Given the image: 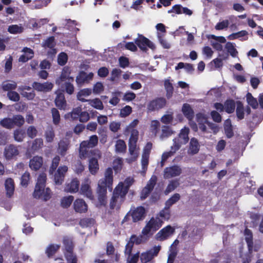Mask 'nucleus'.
Segmentation results:
<instances>
[{
	"mask_svg": "<svg viewBox=\"0 0 263 263\" xmlns=\"http://www.w3.org/2000/svg\"><path fill=\"white\" fill-rule=\"evenodd\" d=\"M112 169L111 167H108L105 172L104 177L99 181L97 189L98 200L101 206L106 205L107 189L112 190Z\"/></svg>",
	"mask_w": 263,
	"mask_h": 263,
	"instance_id": "obj_1",
	"label": "nucleus"
},
{
	"mask_svg": "<svg viewBox=\"0 0 263 263\" xmlns=\"http://www.w3.org/2000/svg\"><path fill=\"white\" fill-rule=\"evenodd\" d=\"M46 179L47 177L45 173H43L40 174L33 193L34 198L36 199L42 198L45 201L49 200L51 197L50 189L49 187L45 189Z\"/></svg>",
	"mask_w": 263,
	"mask_h": 263,
	"instance_id": "obj_2",
	"label": "nucleus"
},
{
	"mask_svg": "<svg viewBox=\"0 0 263 263\" xmlns=\"http://www.w3.org/2000/svg\"><path fill=\"white\" fill-rule=\"evenodd\" d=\"M98 144V137L94 135L89 137L88 140L81 142L79 148V156L81 159H85L89 155L88 149L92 148Z\"/></svg>",
	"mask_w": 263,
	"mask_h": 263,
	"instance_id": "obj_3",
	"label": "nucleus"
},
{
	"mask_svg": "<svg viewBox=\"0 0 263 263\" xmlns=\"http://www.w3.org/2000/svg\"><path fill=\"white\" fill-rule=\"evenodd\" d=\"M127 193V188H124L122 186H117L114 191L112 196L110 199V208L112 210L114 209L118 202L121 204L124 201Z\"/></svg>",
	"mask_w": 263,
	"mask_h": 263,
	"instance_id": "obj_4",
	"label": "nucleus"
},
{
	"mask_svg": "<svg viewBox=\"0 0 263 263\" xmlns=\"http://www.w3.org/2000/svg\"><path fill=\"white\" fill-rule=\"evenodd\" d=\"M190 129L184 127L181 130L178 136L173 139V145L172 146L177 151H178L182 145L186 144L189 140V134Z\"/></svg>",
	"mask_w": 263,
	"mask_h": 263,
	"instance_id": "obj_5",
	"label": "nucleus"
},
{
	"mask_svg": "<svg viewBox=\"0 0 263 263\" xmlns=\"http://www.w3.org/2000/svg\"><path fill=\"white\" fill-rule=\"evenodd\" d=\"M167 104L166 100L164 97H157L151 100L147 104L148 112L158 111L163 108Z\"/></svg>",
	"mask_w": 263,
	"mask_h": 263,
	"instance_id": "obj_6",
	"label": "nucleus"
},
{
	"mask_svg": "<svg viewBox=\"0 0 263 263\" xmlns=\"http://www.w3.org/2000/svg\"><path fill=\"white\" fill-rule=\"evenodd\" d=\"M137 46L143 52H146L148 50L147 47L152 50L156 48L155 45L148 39L143 35H139L138 37L135 41Z\"/></svg>",
	"mask_w": 263,
	"mask_h": 263,
	"instance_id": "obj_7",
	"label": "nucleus"
},
{
	"mask_svg": "<svg viewBox=\"0 0 263 263\" xmlns=\"http://www.w3.org/2000/svg\"><path fill=\"white\" fill-rule=\"evenodd\" d=\"M129 211L134 222L142 221L146 216L145 209L142 206H139L136 208L135 207L132 208Z\"/></svg>",
	"mask_w": 263,
	"mask_h": 263,
	"instance_id": "obj_8",
	"label": "nucleus"
},
{
	"mask_svg": "<svg viewBox=\"0 0 263 263\" xmlns=\"http://www.w3.org/2000/svg\"><path fill=\"white\" fill-rule=\"evenodd\" d=\"M160 250V246H155L145 252H143L140 255L141 263H147L151 261L155 256H157Z\"/></svg>",
	"mask_w": 263,
	"mask_h": 263,
	"instance_id": "obj_9",
	"label": "nucleus"
},
{
	"mask_svg": "<svg viewBox=\"0 0 263 263\" xmlns=\"http://www.w3.org/2000/svg\"><path fill=\"white\" fill-rule=\"evenodd\" d=\"M157 177L153 176L147 182L146 186L142 189L140 193V198L142 200L145 199L153 190L156 182Z\"/></svg>",
	"mask_w": 263,
	"mask_h": 263,
	"instance_id": "obj_10",
	"label": "nucleus"
},
{
	"mask_svg": "<svg viewBox=\"0 0 263 263\" xmlns=\"http://www.w3.org/2000/svg\"><path fill=\"white\" fill-rule=\"evenodd\" d=\"M182 173L181 167L177 165L166 167L164 170L163 176L165 179H169L179 176Z\"/></svg>",
	"mask_w": 263,
	"mask_h": 263,
	"instance_id": "obj_11",
	"label": "nucleus"
},
{
	"mask_svg": "<svg viewBox=\"0 0 263 263\" xmlns=\"http://www.w3.org/2000/svg\"><path fill=\"white\" fill-rule=\"evenodd\" d=\"M68 167L66 165L60 166L54 175V182L57 185H61L64 182Z\"/></svg>",
	"mask_w": 263,
	"mask_h": 263,
	"instance_id": "obj_12",
	"label": "nucleus"
},
{
	"mask_svg": "<svg viewBox=\"0 0 263 263\" xmlns=\"http://www.w3.org/2000/svg\"><path fill=\"white\" fill-rule=\"evenodd\" d=\"M175 229L170 225L162 229L157 234V238L161 241L167 239L175 233Z\"/></svg>",
	"mask_w": 263,
	"mask_h": 263,
	"instance_id": "obj_13",
	"label": "nucleus"
},
{
	"mask_svg": "<svg viewBox=\"0 0 263 263\" xmlns=\"http://www.w3.org/2000/svg\"><path fill=\"white\" fill-rule=\"evenodd\" d=\"M42 46L44 48H49L50 49V51L47 52L48 55H55L56 54L57 50L55 48L56 42L54 36H51L47 37L42 42Z\"/></svg>",
	"mask_w": 263,
	"mask_h": 263,
	"instance_id": "obj_14",
	"label": "nucleus"
},
{
	"mask_svg": "<svg viewBox=\"0 0 263 263\" xmlns=\"http://www.w3.org/2000/svg\"><path fill=\"white\" fill-rule=\"evenodd\" d=\"M70 71L68 67H64L63 69L62 73L59 78L56 81L55 83L58 85L63 87V82L67 81H74V78L70 76Z\"/></svg>",
	"mask_w": 263,
	"mask_h": 263,
	"instance_id": "obj_15",
	"label": "nucleus"
},
{
	"mask_svg": "<svg viewBox=\"0 0 263 263\" xmlns=\"http://www.w3.org/2000/svg\"><path fill=\"white\" fill-rule=\"evenodd\" d=\"M63 243L64 248L63 252L65 256L74 254L73 253L74 244L70 238L64 236L63 239Z\"/></svg>",
	"mask_w": 263,
	"mask_h": 263,
	"instance_id": "obj_16",
	"label": "nucleus"
},
{
	"mask_svg": "<svg viewBox=\"0 0 263 263\" xmlns=\"http://www.w3.org/2000/svg\"><path fill=\"white\" fill-rule=\"evenodd\" d=\"M32 86L35 90L43 92L50 91L53 87V84L49 82H46L43 83L34 82Z\"/></svg>",
	"mask_w": 263,
	"mask_h": 263,
	"instance_id": "obj_17",
	"label": "nucleus"
},
{
	"mask_svg": "<svg viewBox=\"0 0 263 263\" xmlns=\"http://www.w3.org/2000/svg\"><path fill=\"white\" fill-rule=\"evenodd\" d=\"M73 206L77 213H85L88 210V205L82 199H77L74 201Z\"/></svg>",
	"mask_w": 263,
	"mask_h": 263,
	"instance_id": "obj_18",
	"label": "nucleus"
},
{
	"mask_svg": "<svg viewBox=\"0 0 263 263\" xmlns=\"http://www.w3.org/2000/svg\"><path fill=\"white\" fill-rule=\"evenodd\" d=\"M18 154L19 151L17 147L13 144H9L5 148L4 156L6 159H11L18 155Z\"/></svg>",
	"mask_w": 263,
	"mask_h": 263,
	"instance_id": "obj_19",
	"label": "nucleus"
},
{
	"mask_svg": "<svg viewBox=\"0 0 263 263\" xmlns=\"http://www.w3.org/2000/svg\"><path fill=\"white\" fill-rule=\"evenodd\" d=\"M93 74L90 72L87 74L84 71H81L76 77V82L78 85H81L85 83H88L90 80H92Z\"/></svg>",
	"mask_w": 263,
	"mask_h": 263,
	"instance_id": "obj_20",
	"label": "nucleus"
},
{
	"mask_svg": "<svg viewBox=\"0 0 263 263\" xmlns=\"http://www.w3.org/2000/svg\"><path fill=\"white\" fill-rule=\"evenodd\" d=\"M54 102L56 106L60 110H65L67 106V102L64 94L62 92H56Z\"/></svg>",
	"mask_w": 263,
	"mask_h": 263,
	"instance_id": "obj_21",
	"label": "nucleus"
},
{
	"mask_svg": "<svg viewBox=\"0 0 263 263\" xmlns=\"http://www.w3.org/2000/svg\"><path fill=\"white\" fill-rule=\"evenodd\" d=\"M196 120L198 124L199 128L203 133L206 132V127L205 124L208 122L206 116L202 113H198L196 114Z\"/></svg>",
	"mask_w": 263,
	"mask_h": 263,
	"instance_id": "obj_22",
	"label": "nucleus"
},
{
	"mask_svg": "<svg viewBox=\"0 0 263 263\" xmlns=\"http://www.w3.org/2000/svg\"><path fill=\"white\" fill-rule=\"evenodd\" d=\"M43 163V158L40 156H34L30 159L29 166L31 170H39L42 166Z\"/></svg>",
	"mask_w": 263,
	"mask_h": 263,
	"instance_id": "obj_23",
	"label": "nucleus"
},
{
	"mask_svg": "<svg viewBox=\"0 0 263 263\" xmlns=\"http://www.w3.org/2000/svg\"><path fill=\"white\" fill-rule=\"evenodd\" d=\"M200 148V145L198 140L195 138L191 139L188 149V153L191 155H195L198 153Z\"/></svg>",
	"mask_w": 263,
	"mask_h": 263,
	"instance_id": "obj_24",
	"label": "nucleus"
},
{
	"mask_svg": "<svg viewBox=\"0 0 263 263\" xmlns=\"http://www.w3.org/2000/svg\"><path fill=\"white\" fill-rule=\"evenodd\" d=\"M79 181L77 178H74L70 183L66 184L65 190L67 192L76 193L79 191Z\"/></svg>",
	"mask_w": 263,
	"mask_h": 263,
	"instance_id": "obj_25",
	"label": "nucleus"
},
{
	"mask_svg": "<svg viewBox=\"0 0 263 263\" xmlns=\"http://www.w3.org/2000/svg\"><path fill=\"white\" fill-rule=\"evenodd\" d=\"M182 112L185 117L189 121H191L193 119L194 111L190 104L187 103L184 104L182 107Z\"/></svg>",
	"mask_w": 263,
	"mask_h": 263,
	"instance_id": "obj_26",
	"label": "nucleus"
},
{
	"mask_svg": "<svg viewBox=\"0 0 263 263\" xmlns=\"http://www.w3.org/2000/svg\"><path fill=\"white\" fill-rule=\"evenodd\" d=\"M5 189L6 191V196L10 198L12 196L14 191V183L12 178H8L6 180L5 183Z\"/></svg>",
	"mask_w": 263,
	"mask_h": 263,
	"instance_id": "obj_27",
	"label": "nucleus"
},
{
	"mask_svg": "<svg viewBox=\"0 0 263 263\" xmlns=\"http://www.w3.org/2000/svg\"><path fill=\"white\" fill-rule=\"evenodd\" d=\"M88 168L92 175H96L98 173L99 170V165L97 158L92 157L89 160Z\"/></svg>",
	"mask_w": 263,
	"mask_h": 263,
	"instance_id": "obj_28",
	"label": "nucleus"
},
{
	"mask_svg": "<svg viewBox=\"0 0 263 263\" xmlns=\"http://www.w3.org/2000/svg\"><path fill=\"white\" fill-rule=\"evenodd\" d=\"M80 193L90 200L94 199V196L90 186L88 184H82L80 188Z\"/></svg>",
	"mask_w": 263,
	"mask_h": 263,
	"instance_id": "obj_29",
	"label": "nucleus"
},
{
	"mask_svg": "<svg viewBox=\"0 0 263 263\" xmlns=\"http://www.w3.org/2000/svg\"><path fill=\"white\" fill-rule=\"evenodd\" d=\"M224 134L228 138H231L234 136V132L233 129L231 121L230 119H227L224 123Z\"/></svg>",
	"mask_w": 263,
	"mask_h": 263,
	"instance_id": "obj_30",
	"label": "nucleus"
},
{
	"mask_svg": "<svg viewBox=\"0 0 263 263\" xmlns=\"http://www.w3.org/2000/svg\"><path fill=\"white\" fill-rule=\"evenodd\" d=\"M69 141L67 140H61L58 143V151L62 156L66 155L69 148Z\"/></svg>",
	"mask_w": 263,
	"mask_h": 263,
	"instance_id": "obj_31",
	"label": "nucleus"
},
{
	"mask_svg": "<svg viewBox=\"0 0 263 263\" xmlns=\"http://www.w3.org/2000/svg\"><path fill=\"white\" fill-rule=\"evenodd\" d=\"M236 104L233 99H227L224 103V110L228 114H232L235 111Z\"/></svg>",
	"mask_w": 263,
	"mask_h": 263,
	"instance_id": "obj_32",
	"label": "nucleus"
},
{
	"mask_svg": "<svg viewBox=\"0 0 263 263\" xmlns=\"http://www.w3.org/2000/svg\"><path fill=\"white\" fill-rule=\"evenodd\" d=\"M61 247L60 245L50 244L46 248L45 253L49 258L52 257Z\"/></svg>",
	"mask_w": 263,
	"mask_h": 263,
	"instance_id": "obj_33",
	"label": "nucleus"
},
{
	"mask_svg": "<svg viewBox=\"0 0 263 263\" xmlns=\"http://www.w3.org/2000/svg\"><path fill=\"white\" fill-rule=\"evenodd\" d=\"M236 114L239 120L245 118V108L242 103L240 101H236Z\"/></svg>",
	"mask_w": 263,
	"mask_h": 263,
	"instance_id": "obj_34",
	"label": "nucleus"
},
{
	"mask_svg": "<svg viewBox=\"0 0 263 263\" xmlns=\"http://www.w3.org/2000/svg\"><path fill=\"white\" fill-rule=\"evenodd\" d=\"M137 144H129L128 150L130 155L132 156V158L127 159L128 163H130L133 161H135L138 157V153L136 152Z\"/></svg>",
	"mask_w": 263,
	"mask_h": 263,
	"instance_id": "obj_35",
	"label": "nucleus"
},
{
	"mask_svg": "<svg viewBox=\"0 0 263 263\" xmlns=\"http://www.w3.org/2000/svg\"><path fill=\"white\" fill-rule=\"evenodd\" d=\"M12 122L13 127L17 126L21 127L25 123V119L22 115H15L13 116L11 118Z\"/></svg>",
	"mask_w": 263,
	"mask_h": 263,
	"instance_id": "obj_36",
	"label": "nucleus"
},
{
	"mask_svg": "<svg viewBox=\"0 0 263 263\" xmlns=\"http://www.w3.org/2000/svg\"><path fill=\"white\" fill-rule=\"evenodd\" d=\"M164 86L166 90V97L167 99L171 98L173 96L174 91L172 83L169 80H165L164 82Z\"/></svg>",
	"mask_w": 263,
	"mask_h": 263,
	"instance_id": "obj_37",
	"label": "nucleus"
},
{
	"mask_svg": "<svg viewBox=\"0 0 263 263\" xmlns=\"http://www.w3.org/2000/svg\"><path fill=\"white\" fill-rule=\"evenodd\" d=\"M180 199V195L178 193L174 194L171 197L167 200L165 203L166 209H170L171 206L176 203Z\"/></svg>",
	"mask_w": 263,
	"mask_h": 263,
	"instance_id": "obj_38",
	"label": "nucleus"
},
{
	"mask_svg": "<svg viewBox=\"0 0 263 263\" xmlns=\"http://www.w3.org/2000/svg\"><path fill=\"white\" fill-rule=\"evenodd\" d=\"M247 102L253 109H256L258 106V102L257 99L254 98L250 92H248L246 95Z\"/></svg>",
	"mask_w": 263,
	"mask_h": 263,
	"instance_id": "obj_39",
	"label": "nucleus"
},
{
	"mask_svg": "<svg viewBox=\"0 0 263 263\" xmlns=\"http://www.w3.org/2000/svg\"><path fill=\"white\" fill-rule=\"evenodd\" d=\"M91 93V89L89 88H85L81 90L77 95L78 99L82 102L88 101L86 99L82 97L89 96Z\"/></svg>",
	"mask_w": 263,
	"mask_h": 263,
	"instance_id": "obj_40",
	"label": "nucleus"
},
{
	"mask_svg": "<svg viewBox=\"0 0 263 263\" xmlns=\"http://www.w3.org/2000/svg\"><path fill=\"white\" fill-rule=\"evenodd\" d=\"M162 223V221L160 219H154L152 218L150 219L147 224L148 226V227L152 229L157 230L161 227Z\"/></svg>",
	"mask_w": 263,
	"mask_h": 263,
	"instance_id": "obj_41",
	"label": "nucleus"
},
{
	"mask_svg": "<svg viewBox=\"0 0 263 263\" xmlns=\"http://www.w3.org/2000/svg\"><path fill=\"white\" fill-rule=\"evenodd\" d=\"M116 151L117 153H125L126 150V145L123 140H118L115 145Z\"/></svg>",
	"mask_w": 263,
	"mask_h": 263,
	"instance_id": "obj_42",
	"label": "nucleus"
},
{
	"mask_svg": "<svg viewBox=\"0 0 263 263\" xmlns=\"http://www.w3.org/2000/svg\"><path fill=\"white\" fill-rule=\"evenodd\" d=\"M74 200L73 196L70 195L67 197H64L61 201V205L63 208H68Z\"/></svg>",
	"mask_w": 263,
	"mask_h": 263,
	"instance_id": "obj_43",
	"label": "nucleus"
},
{
	"mask_svg": "<svg viewBox=\"0 0 263 263\" xmlns=\"http://www.w3.org/2000/svg\"><path fill=\"white\" fill-rule=\"evenodd\" d=\"M88 101H89V104L96 109L102 110L104 108L103 103L98 98H96L93 100H89Z\"/></svg>",
	"mask_w": 263,
	"mask_h": 263,
	"instance_id": "obj_44",
	"label": "nucleus"
},
{
	"mask_svg": "<svg viewBox=\"0 0 263 263\" xmlns=\"http://www.w3.org/2000/svg\"><path fill=\"white\" fill-rule=\"evenodd\" d=\"M17 87L16 83L14 81H11V83L8 82V81L4 82L2 83V89L4 91H12L14 90Z\"/></svg>",
	"mask_w": 263,
	"mask_h": 263,
	"instance_id": "obj_45",
	"label": "nucleus"
},
{
	"mask_svg": "<svg viewBox=\"0 0 263 263\" xmlns=\"http://www.w3.org/2000/svg\"><path fill=\"white\" fill-rule=\"evenodd\" d=\"M13 137L15 141L22 142L25 137V133L22 129H17L14 131Z\"/></svg>",
	"mask_w": 263,
	"mask_h": 263,
	"instance_id": "obj_46",
	"label": "nucleus"
},
{
	"mask_svg": "<svg viewBox=\"0 0 263 263\" xmlns=\"http://www.w3.org/2000/svg\"><path fill=\"white\" fill-rule=\"evenodd\" d=\"M45 139L47 142H52L55 137V134L54 130L52 127L48 128L45 133Z\"/></svg>",
	"mask_w": 263,
	"mask_h": 263,
	"instance_id": "obj_47",
	"label": "nucleus"
},
{
	"mask_svg": "<svg viewBox=\"0 0 263 263\" xmlns=\"http://www.w3.org/2000/svg\"><path fill=\"white\" fill-rule=\"evenodd\" d=\"M225 48L228 52L229 53L232 57H236L238 51L232 43L230 42H227L226 44Z\"/></svg>",
	"mask_w": 263,
	"mask_h": 263,
	"instance_id": "obj_48",
	"label": "nucleus"
},
{
	"mask_svg": "<svg viewBox=\"0 0 263 263\" xmlns=\"http://www.w3.org/2000/svg\"><path fill=\"white\" fill-rule=\"evenodd\" d=\"M23 27L17 25H12L8 27V31L11 34H17L23 32Z\"/></svg>",
	"mask_w": 263,
	"mask_h": 263,
	"instance_id": "obj_49",
	"label": "nucleus"
},
{
	"mask_svg": "<svg viewBox=\"0 0 263 263\" xmlns=\"http://www.w3.org/2000/svg\"><path fill=\"white\" fill-rule=\"evenodd\" d=\"M11 118H5L0 121L1 125L7 129L13 128L12 122Z\"/></svg>",
	"mask_w": 263,
	"mask_h": 263,
	"instance_id": "obj_50",
	"label": "nucleus"
},
{
	"mask_svg": "<svg viewBox=\"0 0 263 263\" xmlns=\"http://www.w3.org/2000/svg\"><path fill=\"white\" fill-rule=\"evenodd\" d=\"M72 82L71 81L65 82L63 84V87H61L62 88H64L66 92L69 95H71L74 92V88L72 84Z\"/></svg>",
	"mask_w": 263,
	"mask_h": 263,
	"instance_id": "obj_51",
	"label": "nucleus"
},
{
	"mask_svg": "<svg viewBox=\"0 0 263 263\" xmlns=\"http://www.w3.org/2000/svg\"><path fill=\"white\" fill-rule=\"evenodd\" d=\"M60 161V158L59 156H55L52 160V163L49 168L50 173H53L57 170Z\"/></svg>",
	"mask_w": 263,
	"mask_h": 263,
	"instance_id": "obj_52",
	"label": "nucleus"
},
{
	"mask_svg": "<svg viewBox=\"0 0 263 263\" xmlns=\"http://www.w3.org/2000/svg\"><path fill=\"white\" fill-rule=\"evenodd\" d=\"M51 114L53 119V123L55 125L58 124L60 121V115L59 111L57 108H52L51 109Z\"/></svg>",
	"mask_w": 263,
	"mask_h": 263,
	"instance_id": "obj_53",
	"label": "nucleus"
},
{
	"mask_svg": "<svg viewBox=\"0 0 263 263\" xmlns=\"http://www.w3.org/2000/svg\"><path fill=\"white\" fill-rule=\"evenodd\" d=\"M25 51H27L28 53L30 54L31 55L29 57H28L25 54L21 55L19 58V61L22 62H26L29 59H31L33 55V51L32 49L28 48H25Z\"/></svg>",
	"mask_w": 263,
	"mask_h": 263,
	"instance_id": "obj_54",
	"label": "nucleus"
},
{
	"mask_svg": "<svg viewBox=\"0 0 263 263\" xmlns=\"http://www.w3.org/2000/svg\"><path fill=\"white\" fill-rule=\"evenodd\" d=\"M68 60V56L65 52L60 53L58 57V64L61 66L65 65Z\"/></svg>",
	"mask_w": 263,
	"mask_h": 263,
	"instance_id": "obj_55",
	"label": "nucleus"
},
{
	"mask_svg": "<svg viewBox=\"0 0 263 263\" xmlns=\"http://www.w3.org/2000/svg\"><path fill=\"white\" fill-rule=\"evenodd\" d=\"M30 179V175L29 173L26 172H25L21 177V184L22 186L26 187L27 186L29 181Z\"/></svg>",
	"mask_w": 263,
	"mask_h": 263,
	"instance_id": "obj_56",
	"label": "nucleus"
},
{
	"mask_svg": "<svg viewBox=\"0 0 263 263\" xmlns=\"http://www.w3.org/2000/svg\"><path fill=\"white\" fill-rule=\"evenodd\" d=\"M121 92L120 91H117L114 93H113L111 99H110L109 101V104L116 106L120 102V99L119 98V97L120 96Z\"/></svg>",
	"mask_w": 263,
	"mask_h": 263,
	"instance_id": "obj_57",
	"label": "nucleus"
},
{
	"mask_svg": "<svg viewBox=\"0 0 263 263\" xmlns=\"http://www.w3.org/2000/svg\"><path fill=\"white\" fill-rule=\"evenodd\" d=\"M113 168L116 171H120L121 170L123 165V160L121 158H118L115 159L113 162Z\"/></svg>",
	"mask_w": 263,
	"mask_h": 263,
	"instance_id": "obj_58",
	"label": "nucleus"
},
{
	"mask_svg": "<svg viewBox=\"0 0 263 263\" xmlns=\"http://www.w3.org/2000/svg\"><path fill=\"white\" fill-rule=\"evenodd\" d=\"M245 240L247 242L248 251L250 253H252L253 248V235L246 236Z\"/></svg>",
	"mask_w": 263,
	"mask_h": 263,
	"instance_id": "obj_59",
	"label": "nucleus"
},
{
	"mask_svg": "<svg viewBox=\"0 0 263 263\" xmlns=\"http://www.w3.org/2000/svg\"><path fill=\"white\" fill-rule=\"evenodd\" d=\"M176 152L177 151L171 146V150L170 151L164 152L162 154L161 156L162 162H165L169 157L174 155Z\"/></svg>",
	"mask_w": 263,
	"mask_h": 263,
	"instance_id": "obj_60",
	"label": "nucleus"
},
{
	"mask_svg": "<svg viewBox=\"0 0 263 263\" xmlns=\"http://www.w3.org/2000/svg\"><path fill=\"white\" fill-rule=\"evenodd\" d=\"M132 112V108L130 106L126 105L121 109L120 115L121 117H126L129 116Z\"/></svg>",
	"mask_w": 263,
	"mask_h": 263,
	"instance_id": "obj_61",
	"label": "nucleus"
},
{
	"mask_svg": "<svg viewBox=\"0 0 263 263\" xmlns=\"http://www.w3.org/2000/svg\"><path fill=\"white\" fill-rule=\"evenodd\" d=\"M8 98L14 102H17L20 100V97L19 94L14 91H9L7 92Z\"/></svg>",
	"mask_w": 263,
	"mask_h": 263,
	"instance_id": "obj_62",
	"label": "nucleus"
},
{
	"mask_svg": "<svg viewBox=\"0 0 263 263\" xmlns=\"http://www.w3.org/2000/svg\"><path fill=\"white\" fill-rule=\"evenodd\" d=\"M178 185V183L176 181H171L167 185L165 191V194H167L168 193L174 191Z\"/></svg>",
	"mask_w": 263,
	"mask_h": 263,
	"instance_id": "obj_63",
	"label": "nucleus"
},
{
	"mask_svg": "<svg viewBox=\"0 0 263 263\" xmlns=\"http://www.w3.org/2000/svg\"><path fill=\"white\" fill-rule=\"evenodd\" d=\"M173 132L168 126L163 125L162 127V137H168L172 135Z\"/></svg>",
	"mask_w": 263,
	"mask_h": 263,
	"instance_id": "obj_64",
	"label": "nucleus"
}]
</instances>
